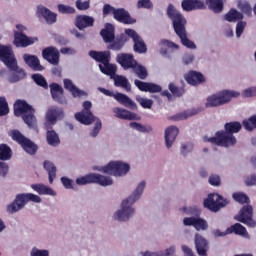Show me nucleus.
Returning <instances> with one entry per match:
<instances>
[{"mask_svg": "<svg viewBox=\"0 0 256 256\" xmlns=\"http://www.w3.org/2000/svg\"><path fill=\"white\" fill-rule=\"evenodd\" d=\"M89 55L94 61H97L99 64V69L104 75H109L110 79H114L115 87H122L126 91H131V84L124 76L115 75L117 73V65L109 63L111 61V52H97L90 51Z\"/></svg>", "mask_w": 256, "mask_h": 256, "instance_id": "obj_1", "label": "nucleus"}, {"mask_svg": "<svg viewBox=\"0 0 256 256\" xmlns=\"http://www.w3.org/2000/svg\"><path fill=\"white\" fill-rule=\"evenodd\" d=\"M243 126L239 122H229L224 126L225 131H218L215 137L205 138V141L218 147H233L237 145V138L233 133H239Z\"/></svg>", "mask_w": 256, "mask_h": 256, "instance_id": "obj_2", "label": "nucleus"}, {"mask_svg": "<svg viewBox=\"0 0 256 256\" xmlns=\"http://www.w3.org/2000/svg\"><path fill=\"white\" fill-rule=\"evenodd\" d=\"M167 13L169 18L173 22L174 31L179 37L182 45H184V47H187V49H197V45H195V42L187 38V30L185 29V25H187V20L185 19V17H183V15H181V12L175 9L173 5H169Z\"/></svg>", "mask_w": 256, "mask_h": 256, "instance_id": "obj_3", "label": "nucleus"}, {"mask_svg": "<svg viewBox=\"0 0 256 256\" xmlns=\"http://www.w3.org/2000/svg\"><path fill=\"white\" fill-rule=\"evenodd\" d=\"M0 59L13 72L9 77L10 83H17L21 79H25V71L17 66V60L11 46L0 44Z\"/></svg>", "mask_w": 256, "mask_h": 256, "instance_id": "obj_4", "label": "nucleus"}, {"mask_svg": "<svg viewBox=\"0 0 256 256\" xmlns=\"http://www.w3.org/2000/svg\"><path fill=\"white\" fill-rule=\"evenodd\" d=\"M241 97V92L235 90H222L215 94H211L206 98L205 107L207 109L221 107V105H227L232 99Z\"/></svg>", "mask_w": 256, "mask_h": 256, "instance_id": "obj_5", "label": "nucleus"}, {"mask_svg": "<svg viewBox=\"0 0 256 256\" xmlns=\"http://www.w3.org/2000/svg\"><path fill=\"white\" fill-rule=\"evenodd\" d=\"M35 110L31 105H29L26 101L24 100H17L14 103V115L16 117H19L22 115V119L28 127L33 128L35 127L37 120L35 119Z\"/></svg>", "mask_w": 256, "mask_h": 256, "instance_id": "obj_6", "label": "nucleus"}, {"mask_svg": "<svg viewBox=\"0 0 256 256\" xmlns=\"http://www.w3.org/2000/svg\"><path fill=\"white\" fill-rule=\"evenodd\" d=\"M117 62L123 69H133L139 79H145L147 77V70L137 63L133 55L125 53L118 54Z\"/></svg>", "mask_w": 256, "mask_h": 256, "instance_id": "obj_7", "label": "nucleus"}, {"mask_svg": "<svg viewBox=\"0 0 256 256\" xmlns=\"http://www.w3.org/2000/svg\"><path fill=\"white\" fill-rule=\"evenodd\" d=\"M97 170L107 175H113V177H125L131 171V165L121 160H114Z\"/></svg>", "mask_w": 256, "mask_h": 256, "instance_id": "obj_8", "label": "nucleus"}, {"mask_svg": "<svg viewBox=\"0 0 256 256\" xmlns=\"http://www.w3.org/2000/svg\"><path fill=\"white\" fill-rule=\"evenodd\" d=\"M133 202H130L124 198L120 203V208L113 213L112 218L114 221L119 223H127L130 219H133L136 213L135 206Z\"/></svg>", "mask_w": 256, "mask_h": 256, "instance_id": "obj_9", "label": "nucleus"}, {"mask_svg": "<svg viewBox=\"0 0 256 256\" xmlns=\"http://www.w3.org/2000/svg\"><path fill=\"white\" fill-rule=\"evenodd\" d=\"M229 205V200L223 198L219 194H210L207 199L204 200V207L213 211V213H217L223 207H227Z\"/></svg>", "mask_w": 256, "mask_h": 256, "instance_id": "obj_10", "label": "nucleus"}, {"mask_svg": "<svg viewBox=\"0 0 256 256\" xmlns=\"http://www.w3.org/2000/svg\"><path fill=\"white\" fill-rule=\"evenodd\" d=\"M16 29L14 31V45L16 47H29V45H33L37 41V38L27 37V35L23 34L25 26L18 24Z\"/></svg>", "mask_w": 256, "mask_h": 256, "instance_id": "obj_11", "label": "nucleus"}, {"mask_svg": "<svg viewBox=\"0 0 256 256\" xmlns=\"http://www.w3.org/2000/svg\"><path fill=\"white\" fill-rule=\"evenodd\" d=\"M10 136L12 137L13 141H16L21 145V147L28 153L29 155H34L37 151V146L29 139L25 138L21 132L18 130H14L10 132Z\"/></svg>", "mask_w": 256, "mask_h": 256, "instance_id": "obj_12", "label": "nucleus"}, {"mask_svg": "<svg viewBox=\"0 0 256 256\" xmlns=\"http://www.w3.org/2000/svg\"><path fill=\"white\" fill-rule=\"evenodd\" d=\"M98 91L100 93H103V95H106L107 97H113L118 103L121 105H124V107H129L130 109H137V104L131 100L127 95L122 94V93H113L105 88H98Z\"/></svg>", "mask_w": 256, "mask_h": 256, "instance_id": "obj_13", "label": "nucleus"}, {"mask_svg": "<svg viewBox=\"0 0 256 256\" xmlns=\"http://www.w3.org/2000/svg\"><path fill=\"white\" fill-rule=\"evenodd\" d=\"M93 105L89 101L83 103L84 110L80 113L75 114V119L82 123V125H91L95 121V116L91 113V107Z\"/></svg>", "mask_w": 256, "mask_h": 256, "instance_id": "obj_14", "label": "nucleus"}, {"mask_svg": "<svg viewBox=\"0 0 256 256\" xmlns=\"http://www.w3.org/2000/svg\"><path fill=\"white\" fill-rule=\"evenodd\" d=\"M235 219L248 227H256V221L253 220V208L251 206H244L238 215L235 216Z\"/></svg>", "mask_w": 256, "mask_h": 256, "instance_id": "obj_15", "label": "nucleus"}, {"mask_svg": "<svg viewBox=\"0 0 256 256\" xmlns=\"http://www.w3.org/2000/svg\"><path fill=\"white\" fill-rule=\"evenodd\" d=\"M125 34L133 40L136 53H147V45L135 30L125 29Z\"/></svg>", "mask_w": 256, "mask_h": 256, "instance_id": "obj_16", "label": "nucleus"}, {"mask_svg": "<svg viewBox=\"0 0 256 256\" xmlns=\"http://www.w3.org/2000/svg\"><path fill=\"white\" fill-rule=\"evenodd\" d=\"M45 117V127H51V125H55L59 119H63V110L55 106L50 107L47 110Z\"/></svg>", "mask_w": 256, "mask_h": 256, "instance_id": "obj_17", "label": "nucleus"}, {"mask_svg": "<svg viewBox=\"0 0 256 256\" xmlns=\"http://www.w3.org/2000/svg\"><path fill=\"white\" fill-rule=\"evenodd\" d=\"M27 195L25 194H18L15 200L7 206L8 213H17L27 205Z\"/></svg>", "mask_w": 256, "mask_h": 256, "instance_id": "obj_18", "label": "nucleus"}, {"mask_svg": "<svg viewBox=\"0 0 256 256\" xmlns=\"http://www.w3.org/2000/svg\"><path fill=\"white\" fill-rule=\"evenodd\" d=\"M42 57L51 65H59V50L53 46L45 48L42 51Z\"/></svg>", "mask_w": 256, "mask_h": 256, "instance_id": "obj_19", "label": "nucleus"}, {"mask_svg": "<svg viewBox=\"0 0 256 256\" xmlns=\"http://www.w3.org/2000/svg\"><path fill=\"white\" fill-rule=\"evenodd\" d=\"M37 15L38 17H42L48 25H53V23H57V14L49 10V8L45 6L37 7Z\"/></svg>", "mask_w": 256, "mask_h": 256, "instance_id": "obj_20", "label": "nucleus"}, {"mask_svg": "<svg viewBox=\"0 0 256 256\" xmlns=\"http://www.w3.org/2000/svg\"><path fill=\"white\" fill-rule=\"evenodd\" d=\"M177 135H179V128H177L176 126H169L168 128H166L164 133V139L167 149H171V147H173V143H175Z\"/></svg>", "mask_w": 256, "mask_h": 256, "instance_id": "obj_21", "label": "nucleus"}, {"mask_svg": "<svg viewBox=\"0 0 256 256\" xmlns=\"http://www.w3.org/2000/svg\"><path fill=\"white\" fill-rule=\"evenodd\" d=\"M195 248L200 256H207V251L209 249V243L200 234H196L194 238Z\"/></svg>", "mask_w": 256, "mask_h": 256, "instance_id": "obj_22", "label": "nucleus"}, {"mask_svg": "<svg viewBox=\"0 0 256 256\" xmlns=\"http://www.w3.org/2000/svg\"><path fill=\"white\" fill-rule=\"evenodd\" d=\"M146 187H147V182L141 181L140 183L137 184L132 194L125 199L135 205V203H137V201H139V199L143 197V193Z\"/></svg>", "mask_w": 256, "mask_h": 256, "instance_id": "obj_23", "label": "nucleus"}, {"mask_svg": "<svg viewBox=\"0 0 256 256\" xmlns=\"http://www.w3.org/2000/svg\"><path fill=\"white\" fill-rule=\"evenodd\" d=\"M185 81L189 83V85H201V83H205V76L197 71H190L184 75Z\"/></svg>", "mask_w": 256, "mask_h": 256, "instance_id": "obj_24", "label": "nucleus"}, {"mask_svg": "<svg viewBox=\"0 0 256 256\" xmlns=\"http://www.w3.org/2000/svg\"><path fill=\"white\" fill-rule=\"evenodd\" d=\"M134 85H136L140 91L146 93H160L161 91V86L153 83L141 82L140 80H135Z\"/></svg>", "mask_w": 256, "mask_h": 256, "instance_id": "obj_25", "label": "nucleus"}, {"mask_svg": "<svg viewBox=\"0 0 256 256\" xmlns=\"http://www.w3.org/2000/svg\"><path fill=\"white\" fill-rule=\"evenodd\" d=\"M114 19H116V21H120V23H125L126 25L135 23V19L131 18L129 12L125 11L123 8L116 9L114 12Z\"/></svg>", "mask_w": 256, "mask_h": 256, "instance_id": "obj_26", "label": "nucleus"}, {"mask_svg": "<svg viewBox=\"0 0 256 256\" xmlns=\"http://www.w3.org/2000/svg\"><path fill=\"white\" fill-rule=\"evenodd\" d=\"M31 189L38 193V195H49L50 197H57V192L45 184H32Z\"/></svg>", "mask_w": 256, "mask_h": 256, "instance_id": "obj_27", "label": "nucleus"}, {"mask_svg": "<svg viewBox=\"0 0 256 256\" xmlns=\"http://www.w3.org/2000/svg\"><path fill=\"white\" fill-rule=\"evenodd\" d=\"M64 88L71 93L73 97H87V92L77 88L73 81L64 79Z\"/></svg>", "mask_w": 256, "mask_h": 256, "instance_id": "obj_28", "label": "nucleus"}, {"mask_svg": "<svg viewBox=\"0 0 256 256\" xmlns=\"http://www.w3.org/2000/svg\"><path fill=\"white\" fill-rule=\"evenodd\" d=\"M50 91L52 99H54V101L62 104L67 103V100H65V97H63V88L61 86H59L58 84H51Z\"/></svg>", "mask_w": 256, "mask_h": 256, "instance_id": "obj_29", "label": "nucleus"}, {"mask_svg": "<svg viewBox=\"0 0 256 256\" xmlns=\"http://www.w3.org/2000/svg\"><path fill=\"white\" fill-rule=\"evenodd\" d=\"M23 59L26 65L30 66L34 71H43V66L39 62V58L35 55L24 54Z\"/></svg>", "mask_w": 256, "mask_h": 256, "instance_id": "obj_30", "label": "nucleus"}, {"mask_svg": "<svg viewBox=\"0 0 256 256\" xmlns=\"http://www.w3.org/2000/svg\"><path fill=\"white\" fill-rule=\"evenodd\" d=\"M113 113L115 115V117H117V119H125L128 121H133L135 119H137V114L129 112L126 109L123 108H113Z\"/></svg>", "mask_w": 256, "mask_h": 256, "instance_id": "obj_31", "label": "nucleus"}, {"mask_svg": "<svg viewBox=\"0 0 256 256\" xmlns=\"http://www.w3.org/2000/svg\"><path fill=\"white\" fill-rule=\"evenodd\" d=\"M95 19L91 16L82 15L76 18V27L78 29H86V27H93Z\"/></svg>", "mask_w": 256, "mask_h": 256, "instance_id": "obj_32", "label": "nucleus"}, {"mask_svg": "<svg viewBox=\"0 0 256 256\" xmlns=\"http://www.w3.org/2000/svg\"><path fill=\"white\" fill-rule=\"evenodd\" d=\"M181 5L184 11H193L195 9H203L205 7V4L199 0H183Z\"/></svg>", "mask_w": 256, "mask_h": 256, "instance_id": "obj_33", "label": "nucleus"}, {"mask_svg": "<svg viewBox=\"0 0 256 256\" xmlns=\"http://www.w3.org/2000/svg\"><path fill=\"white\" fill-rule=\"evenodd\" d=\"M93 183L101 187H110V185H113V178L111 176L93 173Z\"/></svg>", "mask_w": 256, "mask_h": 256, "instance_id": "obj_34", "label": "nucleus"}, {"mask_svg": "<svg viewBox=\"0 0 256 256\" xmlns=\"http://www.w3.org/2000/svg\"><path fill=\"white\" fill-rule=\"evenodd\" d=\"M100 35L105 43H111L115 39V27L112 24H106L105 29L100 32Z\"/></svg>", "mask_w": 256, "mask_h": 256, "instance_id": "obj_35", "label": "nucleus"}, {"mask_svg": "<svg viewBox=\"0 0 256 256\" xmlns=\"http://www.w3.org/2000/svg\"><path fill=\"white\" fill-rule=\"evenodd\" d=\"M227 233H235V235H241V237L249 239V233L247 232V229L239 223H236L231 227L227 228Z\"/></svg>", "mask_w": 256, "mask_h": 256, "instance_id": "obj_36", "label": "nucleus"}, {"mask_svg": "<svg viewBox=\"0 0 256 256\" xmlns=\"http://www.w3.org/2000/svg\"><path fill=\"white\" fill-rule=\"evenodd\" d=\"M44 169L48 173L49 183L53 184V181L57 179V167H55L53 162L47 160L44 162Z\"/></svg>", "mask_w": 256, "mask_h": 256, "instance_id": "obj_37", "label": "nucleus"}, {"mask_svg": "<svg viewBox=\"0 0 256 256\" xmlns=\"http://www.w3.org/2000/svg\"><path fill=\"white\" fill-rule=\"evenodd\" d=\"M224 21L228 23H237L243 19V14L235 9H231L228 13L223 16Z\"/></svg>", "mask_w": 256, "mask_h": 256, "instance_id": "obj_38", "label": "nucleus"}, {"mask_svg": "<svg viewBox=\"0 0 256 256\" xmlns=\"http://www.w3.org/2000/svg\"><path fill=\"white\" fill-rule=\"evenodd\" d=\"M46 140L48 145L51 147H59L61 144V139H59V134L54 130H48L46 134Z\"/></svg>", "mask_w": 256, "mask_h": 256, "instance_id": "obj_39", "label": "nucleus"}, {"mask_svg": "<svg viewBox=\"0 0 256 256\" xmlns=\"http://www.w3.org/2000/svg\"><path fill=\"white\" fill-rule=\"evenodd\" d=\"M129 39L124 34L120 35L119 38H117L114 42H112L109 46V49H112L113 51H121L123 49V46L125 43H127Z\"/></svg>", "mask_w": 256, "mask_h": 256, "instance_id": "obj_40", "label": "nucleus"}, {"mask_svg": "<svg viewBox=\"0 0 256 256\" xmlns=\"http://www.w3.org/2000/svg\"><path fill=\"white\" fill-rule=\"evenodd\" d=\"M159 46H160V53L162 55H167V49H171L172 51H175V49H179V45L169 40H161Z\"/></svg>", "mask_w": 256, "mask_h": 256, "instance_id": "obj_41", "label": "nucleus"}, {"mask_svg": "<svg viewBox=\"0 0 256 256\" xmlns=\"http://www.w3.org/2000/svg\"><path fill=\"white\" fill-rule=\"evenodd\" d=\"M199 108H192L188 109L184 112H181L176 115V120L177 121H185V119H189V117H193L194 115H198L199 113Z\"/></svg>", "mask_w": 256, "mask_h": 256, "instance_id": "obj_42", "label": "nucleus"}, {"mask_svg": "<svg viewBox=\"0 0 256 256\" xmlns=\"http://www.w3.org/2000/svg\"><path fill=\"white\" fill-rule=\"evenodd\" d=\"M206 5L214 13H221L223 11V1L221 0H206Z\"/></svg>", "mask_w": 256, "mask_h": 256, "instance_id": "obj_43", "label": "nucleus"}, {"mask_svg": "<svg viewBox=\"0 0 256 256\" xmlns=\"http://www.w3.org/2000/svg\"><path fill=\"white\" fill-rule=\"evenodd\" d=\"M11 155H13L11 148L6 144L0 145V160L1 161H9L11 159Z\"/></svg>", "mask_w": 256, "mask_h": 256, "instance_id": "obj_44", "label": "nucleus"}, {"mask_svg": "<svg viewBox=\"0 0 256 256\" xmlns=\"http://www.w3.org/2000/svg\"><path fill=\"white\" fill-rule=\"evenodd\" d=\"M193 143L187 142V143H183L181 144L180 147V154L182 155V157H188V155H191V153H193Z\"/></svg>", "mask_w": 256, "mask_h": 256, "instance_id": "obj_45", "label": "nucleus"}, {"mask_svg": "<svg viewBox=\"0 0 256 256\" xmlns=\"http://www.w3.org/2000/svg\"><path fill=\"white\" fill-rule=\"evenodd\" d=\"M130 127L132 129H135V131H139L140 133H151V131H153V127L143 126L142 124L137 122L130 123Z\"/></svg>", "mask_w": 256, "mask_h": 256, "instance_id": "obj_46", "label": "nucleus"}, {"mask_svg": "<svg viewBox=\"0 0 256 256\" xmlns=\"http://www.w3.org/2000/svg\"><path fill=\"white\" fill-rule=\"evenodd\" d=\"M194 229H196V231H207V229H209V224H207L205 219L197 216L196 222L194 224Z\"/></svg>", "mask_w": 256, "mask_h": 256, "instance_id": "obj_47", "label": "nucleus"}, {"mask_svg": "<svg viewBox=\"0 0 256 256\" xmlns=\"http://www.w3.org/2000/svg\"><path fill=\"white\" fill-rule=\"evenodd\" d=\"M93 183V173L87 174L85 176L78 177L76 179V184L82 185H89Z\"/></svg>", "mask_w": 256, "mask_h": 256, "instance_id": "obj_48", "label": "nucleus"}, {"mask_svg": "<svg viewBox=\"0 0 256 256\" xmlns=\"http://www.w3.org/2000/svg\"><path fill=\"white\" fill-rule=\"evenodd\" d=\"M243 127L246 131H253V129H256V115L251 116L248 120H244Z\"/></svg>", "mask_w": 256, "mask_h": 256, "instance_id": "obj_49", "label": "nucleus"}, {"mask_svg": "<svg viewBox=\"0 0 256 256\" xmlns=\"http://www.w3.org/2000/svg\"><path fill=\"white\" fill-rule=\"evenodd\" d=\"M58 11L63 15H73L75 13V8L73 6L65 5V4H58Z\"/></svg>", "mask_w": 256, "mask_h": 256, "instance_id": "obj_50", "label": "nucleus"}, {"mask_svg": "<svg viewBox=\"0 0 256 256\" xmlns=\"http://www.w3.org/2000/svg\"><path fill=\"white\" fill-rule=\"evenodd\" d=\"M136 101L143 107V109H151L153 107V100L148 98H143L141 96L136 97Z\"/></svg>", "mask_w": 256, "mask_h": 256, "instance_id": "obj_51", "label": "nucleus"}, {"mask_svg": "<svg viewBox=\"0 0 256 256\" xmlns=\"http://www.w3.org/2000/svg\"><path fill=\"white\" fill-rule=\"evenodd\" d=\"M32 79L36 85H39L40 87H43L44 89H47V80H45V77L41 76L40 74H33Z\"/></svg>", "mask_w": 256, "mask_h": 256, "instance_id": "obj_52", "label": "nucleus"}, {"mask_svg": "<svg viewBox=\"0 0 256 256\" xmlns=\"http://www.w3.org/2000/svg\"><path fill=\"white\" fill-rule=\"evenodd\" d=\"M8 114H9V104L7 103V100L5 99V97H0V117H3Z\"/></svg>", "mask_w": 256, "mask_h": 256, "instance_id": "obj_53", "label": "nucleus"}, {"mask_svg": "<svg viewBox=\"0 0 256 256\" xmlns=\"http://www.w3.org/2000/svg\"><path fill=\"white\" fill-rule=\"evenodd\" d=\"M75 5L78 11H87V9L91 7V0H86V1L76 0Z\"/></svg>", "mask_w": 256, "mask_h": 256, "instance_id": "obj_54", "label": "nucleus"}, {"mask_svg": "<svg viewBox=\"0 0 256 256\" xmlns=\"http://www.w3.org/2000/svg\"><path fill=\"white\" fill-rule=\"evenodd\" d=\"M30 256H50V253L47 249H39L37 247H33L30 251Z\"/></svg>", "mask_w": 256, "mask_h": 256, "instance_id": "obj_55", "label": "nucleus"}, {"mask_svg": "<svg viewBox=\"0 0 256 256\" xmlns=\"http://www.w3.org/2000/svg\"><path fill=\"white\" fill-rule=\"evenodd\" d=\"M245 27H247V22L245 21H238L236 24V37L239 39L243 32L245 31Z\"/></svg>", "mask_w": 256, "mask_h": 256, "instance_id": "obj_56", "label": "nucleus"}, {"mask_svg": "<svg viewBox=\"0 0 256 256\" xmlns=\"http://www.w3.org/2000/svg\"><path fill=\"white\" fill-rule=\"evenodd\" d=\"M169 90L174 97H181L185 93L183 88H178L173 83L169 84Z\"/></svg>", "mask_w": 256, "mask_h": 256, "instance_id": "obj_57", "label": "nucleus"}, {"mask_svg": "<svg viewBox=\"0 0 256 256\" xmlns=\"http://www.w3.org/2000/svg\"><path fill=\"white\" fill-rule=\"evenodd\" d=\"M233 199L237 203H247L249 201V197L245 195V193L236 192L233 194Z\"/></svg>", "mask_w": 256, "mask_h": 256, "instance_id": "obj_58", "label": "nucleus"}, {"mask_svg": "<svg viewBox=\"0 0 256 256\" xmlns=\"http://www.w3.org/2000/svg\"><path fill=\"white\" fill-rule=\"evenodd\" d=\"M101 127H102L101 120L97 119L93 129L90 131V137H93V138L97 137V135H99V133L101 132Z\"/></svg>", "mask_w": 256, "mask_h": 256, "instance_id": "obj_59", "label": "nucleus"}, {"mask_svg": "<svg viewBox=\"0 0 256 256\" xmlns=\"http://www.w3.org/2000/svg\"><path fill=\"white\" fill-rule=\"evenodd\" d=\"M241 96L246 98L256 97V86L244 89L241 93Z\"/></svg>", "mask_w": 256, "mask_h": 256, "instance_id": "obj_60", "label": "nucleus"}, {"mask_svg": "<svg viewBox=\"0 0 256 256\" xmlns=\"http://www.w3.org/2000/svg\"><path fill=\"white\" fill-rule=\"evenodd\" d=\"M238 7H239V9H241V11L243 13H245V15H248L249 17H251L252 10H251V6L249 5V3L239 2Z\"/></svg>", "mask_w": 256, "mask_h": 256, "instance_id": "obj_61", "label": "nucleus"}, {"mask_svg": "<svg viewBox=\"0 0 256 256\" xmlns=\"http://www.w3.org/2000/svg\"><path fill=\"white\" fill-rule=\"evenodd\" d=\"M137 7L138 9H153V3H151V0H139Z\"/></svg>", "mask_w": 256, "mask_h": 256, "instance_id": "obj_62", "label": "nucleus"}, {"mask_svg": "<svg viewBox=\"0 0 256 256\" xmlns=\"http://www.w3.org/2000/svg\"><path fill=\"white\" fill-rule=\"evenodd\" d=\"M27 202L31 201L32 203H41L42 199L39 195L33 193H26Z\"/></svg>", "mask_w": 256, "mask_h": 256, "instance_id": "obj_63", "label": "nucleus"}, {"mask_svg": "<svg viewBox=\"0 0 256 256\" xmlns=\"http://www.w3.org/2000/svg\"><path fill=\"white\" fill-rule=\"evenodd\" d=\"M175 246H170L165 250H160V256H175Z\"/></svg>", "mask_w": 256, "mask_h": 256, "instance_id": "obj_64", "label": "nucleus"}]
</instances>
